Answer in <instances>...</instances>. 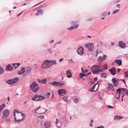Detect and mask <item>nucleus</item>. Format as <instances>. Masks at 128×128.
Here are the masks:
<instances>
[{
  "mask_svg": "<svg viewBox=\"0 0 128 128\" xmlns=\"http://www.w3.org/2000/svg\"><path fill=\"white\" fill-rule=\"evenodd\" d=\"M91 70L92 73L95 74H97L99 71H102V70H100L99 66L97 65H94L91 68Z\"/></svg>",
  "mask_w": 128,
  "mask_h": 128,
  "instance_id": "1",
  "label": "nucleus"
},
{
  "mask_svg": "<svg viewBox=\"0 0 128 128\" xmlns=\"http://www.w3.org/2000/svg\"><path fill=\"white\" fill-rule=\"evenodd\" d=\"M38 84L35 82H34L30 85V87L31 89L34 92H36L39 89Z\"/></svg>",
  "mask_w": 128,
  "mask_h": 128,
  "instance_id": "2",
  "label": "nucleus"
},
{
  "mask_svg": "<svg viewBox=\"0 0 128 128\" xmlns=\"http://www.w3.org/2000/svg\"><path fill=\"white\" fill-rule=\"evenodd\" d=\"M44 99V98L39 94H36L32 98V100L34 101H40Z\"/></svg>",
  "mask_w": 128,
  "mask_h": 128,
  "instance_id": "3",
  "label": "nucleus"
},
{
  "mask_svg": "<svg viewBox=\"0 0 128 128\" xmlns=\"http://www.w3.org/2000/svg\"><path fill=\"white\" fill-rule=\"evenodd\" d=\"M52 64H50L49 60H45L42 64V68L43 69L46 68L50 67Z\"/></svg>",
  "mask_w": 128,
  "mask_h": 128,
  "instance_id": "4",
  "label": "nucleus"
},
{
  "mask_svg": "<svg viewBox=\"0 0 128 128\" xmlns=\"http://www.w3.org/2000/svg\"><path fill=\"white\" fill-rule=\"evenodd\" d=\"M102 52H100L99 53L98 52H96V56H97L98 55V60L100 62H101L102 60H103L105 59L106 58V56L105 55H103V56H102L103 55Z\"/></svg>",
  "mask_w": 128,
  "mask_h": 128,
  "instance_id": "5",
  "label": "nucleus"
},
{
  "mask_svg": "<svg viewBox=\"0 0 128 128\" xmlns=\"http://www.w3.org/2000/svg\"><path fill=\"white\" fill-rule=\"evenodd\" d=\"M14 121L18 122H19L22 120L23 118H21V115L20 114H16V116L15 113H14Z\"/></svg>",
  "mask_w": 128,
  "mask_h": 128,
  "instance_id": "6",
  "label": "nucleus"
},
{
  "mask_svg": "<svg viewBox=\"0 0 128 128\" xmlns=\"http://www.w3.org/2000/svg\"><path fill=\"white\" fill-rule=\"evenodd\" d=\"M40 106L34 110L36 113L38 114L43 113L46 111V110L45 108H40Z\"/></svg>",
  "mask_w": 128,
  "mask_h": 128,
  "instance_id": "7",
  "label": "nucleus"
},
{
  "mask_svg": "<svg viewBox=\"0 0 128 128\" xmlns=\"http://www.w3.org/2000/svg\"><path fill=\"white\" fill-rule=\"evenodd\" d=\"M19 80V78L16 77L11 80H8L7 81V83L10 84H12L16 82Z\"/></svg>",
  "mask_w": 128,
  "mask_h": 128,
  "instance_id": "8",
  "label": "nucleus"
},
{
  "mask_svg": "<svg viewBox=\"0 0 128 128\" xmlns=\"http://www.w3.org/2000/svg\"><path fill=\"white\" fill-rule=\"evenodd\" d=\"M38 8H36L33 10L32 12L36 11L37 12L35 14L36 16H38L40 15H42L43 14L44 12L41 9L37 10Z\"/></svg>",
  "mask_w": 128,
  "mask_h": 128,
  "instance_id": "9",
  "label": "nucleus"
},
{
  "mask_svg": "<svg viewBox=\"0 0 128 128\" xmlns=\"http://www.w3.org/2000/svg\"><path fill=\"white\" fill-rule=\"evenodd\" d=\"M86 47L88 48L90 51H91L93 50L94 48V44L92 43L86 44H85Z\"/></svg>",
  "mask_w": 128,
  "mask_h": 128,
  "instance_id": "10",
  "label": "nucleus"
},
{
  "mask_svg": "<svg viewBox=\"0 0 128 128\" xmlns=\"http://www.w3.org/2000/svg\"><path fill=\"white\" fill-rule=\"evenodd\" d=\"M58 92L59 95L64 96L66 94V91L64 89H60L58 90Z\"/></svg>",
  "mask_w": 128,
  "mask_h": 128,
  "instance_id": "11",
  "label": "nucleus"
},
{
  "mask_svg": "<svg viewBox=\"0 0 128 128\" xmlns=\"http://www.w3.org/2000/svg\"><path fill=\"white\" fill-rule=\"evenodd\" d=\"M112 81L114 83L115 87H116L118 85L119 82L118 79L113 78L112 79Z\"/></svg>",
  "mask_w": 128,
  "mask_h": 128,
  "instance_id": "12",
  "label": "nucleus"
},
{
  "mask_svg": "<svg viewBox=\"0 0 128 128\" xmlns=\"http://www.w3.org/2000/svg\"><path fill=\"white\" fill-rule=\"evenodd\" d=\"M3 113V115L2 118H4L8 115L10 113V111L8 110H6L4 111Z\"/></svg>",
  "mask_w": 128,
  "mask_h": 128,
  "instance_id": "13",
  "label": "nucleus"
},
{
  "mask_svg": "<svg viewBox=\"0 0 128 128\" xmlns=\"http://www.w3.org/2000/svg\"><path fill=\"white\" fill-rule=\"evenodd\" d=\"M77 52L79 55H82L84 54V49L82 47H79L78 49Z\"/></svg>",
  "mask_w": 128,
  "mask_h": 128,
  "instance_id": "14",
  "label": "nucleus"
},
{
  "mask_svg": "<svg viewBox=\"0 0 128 128\" xmlns=\"http://www.w3.org/2000/svg\"><path fill=\"white\" fill-rule=\"evenodd\" d=\"M50 83L52 85L56 86H61L63 85L60 82H56V81H53L52 82H50Z\"/></svg>",
  "mask_w": 128,
  "mask_h": 128,
  "instance_id": "15",
  "label": "nucleus"
},
{
  "mask_svg": "<svg viewBox=\"0 0 128 128\" xmlns=\"http://www.w3.org/2000/svg\"><path fill=\"white\" fill-rule=\"evenodd\" d=\"M66 76L68 78H70L72 77V73L70 70H68L66 71Z\"/></svg>",
  "mask_w": 128,
  "mask_h": 128,
  "instance_id": "16",
  "label": "nucleus"
},
{
  "mask_svg": "<svg viewBox=\"0 0 128 128\" xmlns=\"http://www.w3.org/2000/svg\"><path fill=\"white\" fill-rule=\"evenodd\" d=\"M107 88L108 89H109L113 91L114 90L113 88V85L111 84H107Z\"/></svg>",
  "mask_w": 128,
  "mask_h": 128,
  "instance_id": "17",
  "label": "nucleus"
},
{
  "mask_svg": "<svg viewBox=\"0 0 128 128\" xmlns=\"http://www.w3.org/2000/svg\"><path fill=\"white\" fill-rule=\"evenodd\" d=\"M119 46L122 48H124L126 46V44L125 43H123L122 41H120L118 44Z\"/></svg>",
  "mask_w": 128,
  "mask_h": 128,
  "instance_id": "18",
  "label": "nucleus"
},
{
  "mask_svg": "<svg viewBox=\"0 0 128 128\" xmlns=\"http://www.w3.org/2000/svg\"><path fill=\"white\" fill-rule=\"evenodd\" d=\"M50 94V93L49 92H45L43 94L44 96L43 97L45 98H48Z\"/></svg>",
  "mask_w": 128,
  "mask_h": 128,
  "instance_id": "19",
  "label": "nucleus"
},
{
  "mask_svg": "<svg viewBox=\"0 0 128 128\" xmlns=\"http://www.w3.org/2000/svg\"><path fill=\"white\" fill-rule=\"evenodd\" d=\"M109 71L110 72L111 74L112 75H114L116 74L115 68H111Z\"/></svg>",
  "mask_w": 128,
  "mask_h": 128,
  "instance_id": "20",
  "label": "nucleus"
},
{
  "mask_svg": "<svg viewBox=\"0 0 128 128\" xmlns=\"http://www.w3.org/2000/svg\"><path fill=\"white\" fill-rule=\"evenodd\" d=\"M79 26V24H76L74 26H71L69 28H68V30H72L76 28Z\"/></svg>",
  "mask_w": 128,
  "mask_h": 128,
  "instance_id": "21",
  "label": "nucleus"
},
{
  "mask_svg": "<svg viewBox=\"0 0 128 128\" xmlns=\"http://www.w3.org/2000/svg\"><path fill=\"white\" fill-rule=\"evenodd\" d=\"M47 79L46 78L43 79L42 80H40L39 79L38 80V81L41 83L45 84L47 82Z\"/></svg>",
  "mask_w": 128,
  "mask_h": 128,
  "instance_id": "22",
  "label": "nucleus"
},
{
  "mask_svg": "<svg viewBox=\"0 0 128 128\" xmlns=\"http://www.w3.org/2000/svg\"><path fill=\"white\" fill-rule=\"evenodd\" d=\"M31 71V68L29 67H26L25 68V72L26 73H29Z\"/></svg>",
  "mask_w": 128,
  "mask_h": 128,
  "instance_id": "23",
  "label": "nucleus"
},
{
  "mask_svg": "<svg viewBox=\"0 0 128 128\" xmlns=\"http://www.w3.org/2000/svg\"><path fill=\"white\" fill-rule=\"evenodd\" d=\"M12 69V66L10 64H8L6 68V70H11Z\"/></svg>",
  "mask_w": 128,
  "mask_h": 128,
  "instance_id": "24",
  "label": "nucleus"
},
{
  "mask_svg": "<svg viewBox=\"0 0 128 128\" xmlns=\"http://www.w3.org/2000/svg\"><path fill=\"white\" fill-rule=\"evenodd\" d=\"M45 127L46 128H48L50 126V124L49 122H46L44 124Z\"/></svg>",
  "mask_w": 128,
  "mask_h": 128,
  "instance_id": "25",
  "label": "nucleus"
},
{
  "mask_svg": "<svg viewBox=\"0 0 128 128\" xmlns=\"http://www.w3.org/2000/svg\"><path fill=\"white\" fill-rule=\"evenodd\" d=\"M56 124L58 128H60L61 126V124L60 122L57 119H56Z\"/></svg>",
  "mask_w": 128,
  "mask_h": 128,
  "instance_id": "26",
  "label": "nucleus"
},
{
  "mask_svg": "<svg viewBox=\"0 0 128 128\" xmlns=\"http://www.w3.org/2000/svg\"><path fill=\"white\" fill-rule=\"evenodd\" d=\"M115 62L119 66H120L122 64V61L121 60H116Z\"/></svg>",
  "mask_w": 128,
  "mask_h": 128,
  "instance_id": "27",
  "label": "nucleus"
},
{
  "mask_svg": "<svg viewBox=\"0 0 128 128\" xmlns=\"http://www.w3.org/2000/svg\"><path fill=\"white\" fill-rule=\"evenodd\" d=\"M123 118V117L122 116H114V120H118L121 119Z\"/></svg>",
  "mask_w": 128,
  "mask_h": 128,
  "instance_id": "28",
  "label": "nucleus"
},
{
  "mask_svg": "<svg viewBox=\"0 0 128 128\" xmlns=\"http://www.w3.org/2000/svg\"><path fill=\"white\" fill-rule=\"evenodd\" d=\"M96 84H95L94 86H93L92 89H90V91L91 92H95L97 90V89H96V90L94 89V88Z\"/></svg>",
  "mask_w": 128,
  "mask_h": 128,
  "instance_id": "29",
  "label": "nucleus"
},
{
  "mask_svg": "<svg viewBox=\"0 0 128 128\" xmlns=\"http://www.w3.org/2000/svg\"><path fill=\"white\" fill-rule=\"evenodd\" d=\"M20 63H15L13 64L12 65L15 68H16L18 66H19L20 65Z\"/></svg>",
  "mask_w": 128,
  "mask_h": 128,
  "instance_id": "30",
  "label": "nucleus"
},
{
  "mask_svg": "<svg viewBox=\"0 0 128 128\" xmlns=\"http://www.w3.org/2000/svg\"><path fill=\"white\" fill-rule=\"evenodd\" d=\"M101 77L102 78H105L106 77V74L105 73H103L100 74Z\"/></svg>",
  "mask_w": 128,
  "mask_h": 128,
  "instance_id": "31",
  "label": "nucleus"
},
{
  "mask_svg": "<svg viewBox=\"0 0 128 128\" xmlns=\"http://www.w3.org/2000/svg\"><path fill=\"white\" fill-rule=\"evenodd\" d=\"M104 96V94L102 93H99V98L100 99H102L103 96Z\"/></svg>",
  "mask_w": 128,
  "mask_h": 128,
  "instance_id": "32",
  "label": "nucleus"
},
{
  "mask_svg": "<svg viewBox=\"0 0 128 128\" xmlns=\"http://www.w3.org/2000/svg\"><path fill=\"white\" fill-rule=\"evenodd\" d=\"M50 62V64H52V65L54 64H56V60H50L49 61Z\"/></svg>",
  "mask_w": 128,
  "mask_h": 128,
  "instance_id": "33",
  "label": "nucleus"
},
{
  "mask_svg": "<svg viewBox=\"0 0 128 128\" xmlns=\"http://www.w3.org/2000/svg\"><path fill=\"white\" fill-rule=\"evenodd\" d=\"M4 72V70L0 66V75L2 74Z\"/></svg>",
  "mask_w": 128,
  "mask_h": 128,
  "instance_id": "34",
  "label": "nucleus"
},
{
  "mask_svg": "<svg viewBox=\"0 0 128 128\" xmlns=\"http://www.w3.org/2000/svg\"><path fill=\"white\" fill-rule=\"evenodd\" d=\"M121 89L120 88H118L116 90V92L117 94L118 93V95H120V94L121 93Z\"/></svg>",
  "mask_w": 128,
  "mask_h": 128,
  "instance_id": "35",
  "label": "nucleus"
},
{
  "mask_svg": "<svg viewBox=\"0 0 128 128\" xmlns=\"http://www.w3.org/2000/svg\"><path fill=\"white\" fill-rule=\"evenodd\" d=\"M62 99L64 100L65 101L67 102L68 99V96H66L62 98Z\"/></svg>",
  "mask_w": 128,
  "mask_h": 128,
  "instance_id": "36",
  "label": "nucleus"
},
{
  "mask_svg": "<svg viewBox=\"0 0 128 128\" xmlns=\"http://www.w3.org/2000/svg\"><path fill=\"white\" fill-rule=\"evenodd\" d=\"M78 22V21H76V22H71V24L73 26L74 25V26L76 24H76V23Z\"/></svg>",
  "mask_w": 128,
  "mask_h": 128,
  "instance_id": "37",
  "label": "nucleus"
},
{
  "mask_svg": "<svg viewBox=\"0 0 128 128\" xmlns=\"http://www.w3.org/2000/svg\"><path fill=\"white\" fill-rule=\"evenodd\" d=\"M102 66L104 69H106L107 68V66L106 64H104Z\"/></svg>",
  "mask_w": 128,
  "mask_h": 128,
  "instance_id": "38",
  "label": "nucleus"
},
{
  "mask_svg": "<svg viewBox=\"0 0 128 128\" xmlns=\"http://www.w3.org/2000/svg\"><path fill=\"white\" fill-rule=\"evenodd\" d=\"M80 76L81 77V78H83V77L84 76H86V75H85V74H82V73H80Z\"/></svg>",
  "mask_w": 128,
  "mask_h": 128,
  "instance_id": "39",
  "label": "nucleus"
},
{
  "mask_svg": "<svg viewBox=\"0 0 128 128\" xmlns=\"http://www.w3.org/2000/svg\"><path fill=\"white\" fill-rule=\"evenodd\" d=\"M21 70L23 74H24L25 71V68H22L21 69Z\"/></svg>",
  "mask_w": 128,
  "mask_h": 128,
  "instance_id": "40",
  "label": "nucleus"
},
{
  "mask_svg": "<svg viewBox=\"0 0 128 128\" xmlns=\"http://www.w3.org/2000/svg\"><path fill=\"white\" fill-rule=\"evenodd\" d=\"M16 112V114H18V113H19V114H20L21 113L20 112H18L17 110H14V113H15V114Z\"/></svg>",
  "mask_w": 128,
  "mask_h": 128,
  "instance_id": "41",
  "label": "nucleus"
},
{
  "mask_svg": "<svg viewBox=\"0 0 128 128\" xmlns=\"http://www.w3.org/2000/svg\"><path fill=\"white\" fill-rule=\"evenodd\" d=\"M119 11V10H116L114 11L113 12V14H115L116 13H117Z\"/></svg>",
  "mask_w": 128,
  "mask_h": 128,
  "instance_id": "42",
  "label": "nucleus"
},
{
  "mask_svg": "<svg viewBox=\"0 0 128 128\" xmlns=\"http://www.w3.org/2000/svg\"><path fill=\"white\" fill-rule=\"evenodd\" d=\"M78 98H76L74 100V102L75 103H76L78 102Z\"/></svg>",
  "mask_w": 128,
  "mask_h": 128,
  "instance_id": "43",
  "label": "nucleus"
},
{
  "mask_svg": "<svg viewBox=\"0 0 128 128\" xmlns=\"http://www.w3.org/2000/svg\"><path fill=\"white\" fill-rule=\"evenodd\" d=\"M18 75H21L23 74V73L20 71H19L18 72Z\"/></svg>",
  "mask_w": 128,
  "mask_h": 128,
  "instance_id": "44",
  "label": "nucleus"
},
{
  "mask_svg": "<svg viewBox=\"0 0 128 128\" xmlns=\"http://www.w3.org/2000/svg\"><path fill=\"white\" fill-rule=\"evenodd\" d=\"M120 89H121V90H122L124 92H126L127 90L126 89L124 88H120Z\"/></svg>",
  "mask_w": 128,
  "mask_h": 128,
  "instance_id": "45",
  "label": "nucleus"
},
{
  "mask_svg": "<svg viewBox=\"0 0 128 128\" xmlns=\"http://www.w3.org/2000/svg\"><path fill=\"white\" fill-rule=\"evenodd\" d=\"M124 74L126 75L125 77L128 76V71L125 72Z\"/></svg>",
  "mask_w": 128,
  "mask_h": 128,
  "instance_id": "46",
  "label": "nucleus"
},
{
  "mask_svg": "<svg viewBox=\"0 0 128 128\" xmlns=\"http://www.w3.org/2000/svg\"><path fill=\"white\" fill-rule=\"evenodd\" d=\"M107 107L110 108H113V107L112 106H107Z\"/></svg>",
  "mask_w": 128,
  "mask_h": 128,
  "instance_id": "47",
  "label": "nucleus"
},
{
  "mask_svg": "<svg viewBox=\"0 0 128 128\" xmlns=\"http://www.w3.org/2000/svg\"><path fill=\"white\" fill-rule=\"evenodd\" d=\"M20 115H21V117H22V118H23V117L25 115L23 113H21Z\"/></svg>",
  "mask_w": 128,
  "mask_h": 128,
  "instance_id": "48",
  "label": "nucleus"
},
{
  "mask_svg": "<svg viewBox=\"0 0 128 128\" xmlns=\"http://www.w3.org/2000/svg\"><path fill=\"white\" fill-rule=\"evenodd\" d=\"M96 128H104V127L102 126H100Z\"/></svg>",
  "mask_w": 128,
  "mask_h": 128,
  "instance_id": "49",
  "label": "nucleus"
},
{
  "mask_svg": "<svg viewBox=\"0 0 128 128\" xmlns=\"http://www.w3.org/2000/svg\"><path fill=\"white\" fill-rule=\"evenodd\" d=\"M92 123V122H90V126L91 127H92L93 126Z\"/></svg>",
  "mask_w": 128,
  "mask_h": 128,
  "instance_id": "50",
  "label": "nucleus"
},
{
  "mask_svg": "<svg viewBox=\"0 0 128 128\" xmlns=\"http://www.w3.org/2000/svg\"><path fill=\"white\" fill-rule=\"evenodd\" d=\"M41 119H44V116H40L39 117Z\"/></svg>",
  "mask_w": 128,
  "mask_h": 128,
  "instance_id": "51",
  "label": "nucleus"
},
{
  "mask_svg": "<svg viewBox=\"0 0 128 128\" xmlns=\"http://www.w3.org/2000/svg\"><path fill=\"white\" fill-rule=\"evenodd\" d=\"M6 120L8 122H9L10 121V119L9 118H7L6 119Z\"/></svg>",
  "mask_w": 128,
  "mask_h": 128,
  "instance_id": "52",
  "label": "nucleus"
},
{
  "mask_svg": "<svg viewBox=\"0 0 128 128\" xmlns=\"http://www.w3.org/2000/svg\"><path fill=\"white\" fill-rule=\"evenodd\" d=\"M63 60V58H60V59H59V62H61Z\"/></svg>",
  "mask_w": 128,
  "mask_h": 128,
  "instance_id": "53",
  "label": "nucleus"
},
{
  "mask_svg": "<svg viewBox=\"0 0 128 128\" xmlns=\"http://www.w3.org/2000/svg\"><path fill=\"white\" fill-rule=\"evenodd\" d=\"M48 51L50 53H51V50L50 49H47Z\"/></svg>",
  "mask_w": 128,
  "mask_h": 128,
  "instance_id": "54",
  "label": "nucleus"
},
{
  "mask_svg": "<svg viewBox=\"0 0 128 128\" xmlns=\"http://www.w3.org/2000/svg\"><path fill=\"white\" fill-rule=\"evenodd\" d=\"M120 95H118V96H116V98L118 99H119V97H120Z\"/></svg>",
  "mask_w": 128,
  "mask_h": 128,
  "instance_id": "55",
  "label": "nucleus"
},
{
  "mask_svg": "<svg viewBox=\"0 0 128 128\" xmlns=\"http://www.w3.org/2000/svg\"><path fill=\"white\" fill-rule=\"evenodd\" d=\"M121 69L120 68L118 69L117 70V71L118 72H119L120 70Z\"/></svg>",
  "mask_w": 128,
  "mask_h": 128,
  "instance_id": "56",
  "label": "nucleus"
},
{
  "mask_svg": "<svg viewBox=\"0 0 128 128\" xmlns=\"http://www.w3.org/2000/svg\"><path fill=\"white\" fill-rule=\"evenodd\" d=\"M54 40H52L50 41V43H52L53 42H54Z\"/></svg>",
  "mask_w": 128,
  "mask_h": 128,
  "instance_id": "57",
  "label": "nucleus"
},
{
  "mask_svg": "<svg viewBox=\"0 0 128 128\" xmlns=\"http://www.w3.org/2000/svg\"><path fill=\"white\" fill-rule=\"evenodd\" d=\"M81 71L83 72V73H84L85 72H84V71L83 70V69H82V68H81Z\"/></svg>",
  "mask_w": 128,
  "mask_h": 128,
  "instance_id": "58",
  "label": "nucleus"
},
{
  "mask_svg": "<svg viewBox=\"0 0 128 128\" xmlns=\"http://www.w3.org/2000/svg\"><path fill=\"white\" fill-rule=\"evenodd\" d=\"M97 78H94V80L95 81H96L97 80Z\"/></svg>",
  "mask_w": 128,
  "mask_h": 128,
  "instance_id": "59",
  "label": "nucleus"
},
{
  "mask_svg": "<svg viewBox=\"0 0 128 128\" xmlns=\"http://www.w3.org/2000/svg\"><path fill=\"white\" fill-rule=\"evenodd\" d=\"M22 12H20V13L19 14H18L17 15V16H19L20 15V14L22 13Z\"/></svg>",
  "mask_w": 128,
  "mask_h": 128,
  "instance_id": "60",
  "label": "nucleus"
},
{
  "mask_svg": "<svg viewBox=\"0 0 128 128\" xmlns=\"http://www.w3.org/2000/svg\"><path fill=\"white\" fill-rule=\"evenodd\" d=\"M116 6L117 7H118V8H119V6H120V4H116Z\"/></svg>",
  "mask_w": 128,
  "mask_h": 128,
  "instance_id": "61",
  "label": "nucleus"
},
{
  "mask_svg": "<svg viewBox=\"0 0 128 128\" xmlns=\"http://www.w3.org/2000/svg\"><path fill=\"white\" fill-rule=\"evenodd\" d=\"M52 98H54V96L53 94L52 95Z\"/></svg>",
  "mask_w": 128,
  "mask_h": 128,
  "instance_id": "62",
  "label": "nucleus"
},
{
  "mask_svg": "<svg viewBox=\"0 0 128 128\" xmlns=\"http://www.w3.org/2000/svg\"><path fill=\"white\" fill-rule=\"evenodd\" d=\"M126 94L127 95H128V91H126Z\"/></svg>",
  "mask_w": 128,
  "mask_h": 128,
  "instance_id": "63",
  "label": "nucleus"
},
{
  "mask_svg": "<svg viewBox=\"0 0 128 128\" xmlns=\"http://www.w3.org/2000/svg\"><path fill=\"white\" fill-rule=\"evenodd\" d=\"M9 100H10V98L9 97H8V101H9Z\"/></svg>",
  "mask_w": 128,
  "mask_h": 128,
  "instance_id": "64",
  "label": "nucleus"
}]
</instances>
